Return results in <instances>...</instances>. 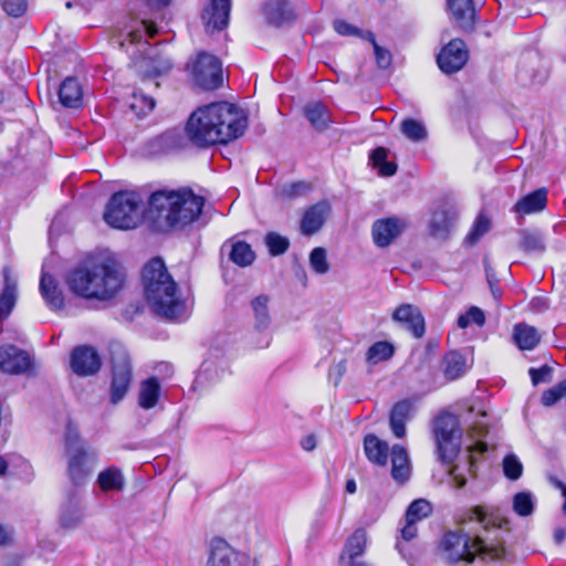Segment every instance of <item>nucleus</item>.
<instances>
[{
	"mask_svg": "<svg viewBox=\"0 0 566 566\" xmlns=\"http://www.w3.org/2000/svg\"><path fill=\"white\" fill-rule=\"evenodd\" d=\"M247 125L241 109L231 103L218 102L196 109L188 119L186 134L192 144L206 148L238 138Z\"/></svg>",
	"mask_w": 566,
	"mask_h": 566,
	"instance_id": "1",
	"label": "nucleus"
},
{
	"mask_svg": "<svg viewBox=\"0 0 566 566\" xmlns=\"http://www.w3.org/2000/svg\"><path fill=\"white\" fill-rule=\"evenodd\" d=\"M471 518L482 525L483 532L474 538L462 532H448L441 542L447 559L452 563L460 560L471 563L476 555L492 559L503 558L506 554L504 546L506 531L503 530L501 522L480 506L472 510Z\"/></svg>",
	"mask_w": 566,
	"mask_h": 566,
	"instance_id": "2",
	"label": "nucleus"
},
{
	"mask_svg": "<svg viewBox=\"0 0 566 566\" xmlns=\"http://www.w3.org/2000/svg\"><path fill=\"white\" fill-rule=\"evenodd\" d=\"M125 272L114 258L86 261L66 276L72 293L86 300L109 301L123 289Z\"/></svg>",
	"mask_w": 566,
	"mask_h": 566,
	"instance_id": "3",
	"label": "nucleus"
},
{
	"mask_svg": "<svg viewBox=\"0 0 566 566\" xmlns=\"http://www.w3.org/2000/svg\"><path fill=\"white\" fill-rule=\"evenodd\" d=\"M142 280L146 301L157 315L171 322L187 319V304L160 258L144 266Z\"/></svg>",
	"mask_w": 566,
	"mask_h": 566,
	"instance_id": "4",
	"label": "nucleus"
},
{
	"mask_svg": "<svg viewBox=\"0 0 566 566\" xmlns=\"http://www.w3.org/2000/svg\"><path fill=\"white\" fill-rule=\"evenodd\" d=\"M205 200L190 189L157 190L148 200L147 213L170 228H184L200 214Z\"/></svg>",
	"mask_w": 566,
	"mask_h": 566,
	"instance_id": "5",
	"label": "nucleus"
},
{
	"mask_svg": "<svg viewBox=\"0 0 566 566\" xmlns=\"http://www.w3.org/2000/svg\"><path fill=\"white\" fill-rule=\"evenodd\" d=\"M143 217V198L135 191L114 193L104 211L105 222L122 230L136 228L142 222Z\"/></svg>",
	"mask_w": 566,
	"mask_h": 566,
	"instance_id": "6",
	"label": "nucleus"
},
{
	"mask_svg": "<svg viewBox=\"0 0 566 566\" xmlns=\"http://www.w3.org/2000/svg\"><path fill=\"white\" fill-rule=\"evenodd\" d=\"M438 453L444 462H451L460 450L461 430L458 418L451 413L440 415L434 422Z\"/></svg>",
	"mask_w": 566,
	"mask_h": 566,
	"instance_id": "7",
	"label": "nucleus"
},
{
	"mask_svg": "<svg viewBox=\"0 0 566 566\" xmlns=\"http://www.w3.org/2000/svg\"><path fill=\"white\" fill-rule=\"evenodd\" d=\"M112 365L111 402L116 405L126 396L133 379L129 356L120 345L112 349Z\"/></svg>",
	"mask_w": 566,
	"mask_h": 566,
	"instance_id": "8",
	"label": "nucleus"
},
{
	"mask_svg": "<svg viewBox=\"0 0 566 566\" xmlns=\"http://www.w3.org/2000/svg\"><path fill=\"white\" fill-rule=\"evenodd\" d=\"M192 75L195 82L205 90H214L222 84V65L218 57L201 52L193 65Z\"/></svg>",
	"mask_w": 566,
	"mask_h": 566,
	"instance_id": "9",
	"label": "nucleus"
},
{
	"mask_svg": "<svg viewBox=\"0 0 566 566\" xmlns=\"http://www.w3.org/2000/svg\"><path fill=\"white\" fill-rule=\"evenodd\" d=\"M70 367L77 376H93L99 371L102 359L94 347L82 345L72 350Z\"/></svg>",
	"mask_w": 566,
	"mask_h": 566,
	"instance_id": "10",
	"label": "nucleus"
},
{
	"mask_svg": "<svg viewBox=\"0 0 566 566\" xmlns=\"http://www.w3.org/2000/svg\"><path fill=\"white\" fill-rule=\"evenodd\" d=\"M408 222L398 217L378 219L373 223L371 235L378 248L389 247L407 229Z\"/></svg>",
	"mask_w": 566,
	"mask_h": 566,
	"instance_id": "11",
	"label": "nucleus"
},
{
	"mask_svg": "<svg viewBox=\"0 0 566 566\" xmlns=\"http://www.w3.org/2000/svg\"><path fill=\"white\" fill-rule=\"evenodd\" d=\"M468 57L464 42L460 39H453L438 54L437 63L442 72L452 74L464 66Z\"/></svg>",
	"mask_w": 566,
	"mask_h": 566,
	"instance_id": "12",
	"label": "nucleus"
},
{
	"mask_svg": "<svg viewBox=\"0 0 566 566\" xmlns=\"http://www.w3.org/2000/svg\"><path fill=\"white\" fill-rule=\"evenodd\" d=\"M96 464V455L85 450H75L67 454V474L74 485H84Z\"/></svg>",
	"mask_w": 566,
	"mask_h": 566,
	"instance_id": "13",
	"label": "nucleus"
},
{
	"mask_svg": "<svg viewBox=\"0 0 566 566\" xmlns=\"http://www.w3.org/2000/svg\"><path fill=\"white\" fill-rule=\"evenodd\" d=\"M207 566H248V560L224 539L214 538L210 545Z\"/></svg>",
	"mask_w": 566,
	"mask_h": 566,
	"instance_id": "14",
	"label": "nucleus"
},
{
	"mask_svg": "<svg viewBox=\"0 0 566 566\" xmlns=\"http://www.w3.org/2000/svg\"><path fill=\"white\" fill-rule=\"evenodd\" d=\"M31 367L29 354L17 346L4 345L0 347V370L7 374H23Z\"/></svg>",
	"mask_w": 566,
	"mask_h": 566,
	"instance_id": "15",
	"label": "nucleus"
},
{
	"mask_svg": "<svg viewBox=\"0 0 566 566\" xmlns=\"http://www.w3.org/2000/svg\"><path fill=\"white\" fill-rule=\"evenodd\" d=\"M392 319L409 331L416 338H421L426 333L424 317L415 305L402 304L398 306L392 314Z\"/></svg>",
	"mask_w": 566,
	"mask_h": 566,
	"instance_id": "16",
	"label": "nucleus"
},
{
	"mask_svg": "<svg viewBox=\"0 0 566 566\" xmlns=\"http://www.w3.org/2000/svg\"><path fill=\"white\" fill-rule=\"evenodd\" d=\"M231 10V0H210V4L202 12V20L209 32L220 31L228 25Z\"/></svg>",
	"mask_w": 566,
	"mask_h": 566,
	"instance_id": "17",
	"label": "nucleus"
},
{
	"mask_svg": "<svg viewBox=\"0 0 566 566\" xmlns=\"http://www.w3.org/2000/svg\"><path fill=\"white\" fill-rule=\"evenodd\" d=\"M415 413V403L410 399L396 402L389 417V426L394 436L402 439L406 436V423Z\"/></svg>",
	"mask_w": 566,
	"mask_h": 566,
	"instance_id": "18",
	"label": "nucleus"
},
{
	"mask_svg": "<svg viewBox=\"0 0 566 566\" xmlns=\"http://www.w3.org/2000/svg\"><path fill=\"white\" fill-rule=\"evenodd\" d=\"M331 207L326 201H321L310 207L301 220V231L305 235L316 233L324 224Z\"/></svg>",
	"mask_w": 566,
	"mask_h": 566,
	"instance_id": "19",
	"label": "nucleus"
},
{
	"mask_svg": "<svg viewBox=\"0 0 566 566\" xmlns=\"http://www.w3.org/2000/svg\"><path fill=\"white\" fill-rule=\"evenodd\" d=\"M457 219L454 209L443 206L432 213L429 222V233L434 239L444 240L449 235L450 229Z\"/></svg>",
	"mask_w": 566,
	"mask_h": 566,
	"instance_id": "20",
	"label": "nucleus"
},
{
	"mask_svg": "<svg viewBox=\"0 0 566 566\" xmlns=\"http://www.w3.org/2000/svg\"><path fill=\"white\" fill-rule=\"evenodd\" d=\"M447 3L457 24L462 30H473L476 18L473 0H447Z\"/></svg>",
	"mask_w": 566,
	"mask_h": 566,
	"instance_id": "21",
	"label": "nucleus"
},
{
	"mask_svg": "<svg viewBox=\"0 0 566 566\" xmlns=\"http://www.w3.org/2000/svg\"><path fill=\"white\" fill-rule=\"evenodd\" d=\"M39 289L46 305L51 310L60 311L64 307L63 292L51 274L42 272Z\"/></svg>",
	"mask_w": 566,
	"mask_h": 566,
	"instance_id": "22",
	"label": "nucleus"
},
{
	"mask_svg": "<svg viewBox=\"0 0 566 566\" xmlns=\"http://www.w3.org/2000/svg\"><path fill=\"white\" fill-rule=\"evenodd\" d=\"M547 205V190L539 188L522 197L513 207V211L520 216H526L543 211Z\"/></svg>",
	"mask_w": 566,
	"mask_h": 566,
	"instance_id": "23",
	"label": "nucleus"
},
{
	"mask_svg": "<svg viewBox=\"0 0 566 566\" xmlns=\"http://www.w3.org/2000/svg\"><path fill=\"white\" fill-rule=\"evenodd\" d=\"M3 290L0 294V318H7L12 312L17 302L18 281L11 275L10 270L3 273Z\"/></svg>",
	"mask_w": 566,
	"mask_h": 566,
	"instance_id": "24",
	"label": "nucleus"
},
{
	"mask_svg": "<svg viewBox=\"0 0 566 566\" xmlns=\"http://www.w3.org/2000/svg\"><path fill=\"white\" fill-rule=\"evenodd\" d=\"M364 452L370 462L385 467L388 461L389 446L376 434L369 433L364 438Z\"/></svg>",
	"mask_w": 566,
	"mask_h": 566,
	"instance_id": "25",
	"label": "nucleus"
},
{
	"mask_svg": "<svg viewBox=\"0 0 566 566\" xmlns=\"http://www.w3.org/2000/svg\"><path fill=\"white\" fill-rule=\"evenodd\" d=\"M59 99L64 107L78 108L83 102L82 86L75 77H66L59 90Z\"/></svg>",
	"mask_w": 566,
	"mask_h": 566,
	"instance_id": "26",
	"label": "nucleus"
},
{
	"mask_svg": "<svg viewBox=\"0 0 566 566\" xmlns=\"http://www.w3.org/2000/svg\"><path fill=\"white\" fill-rule=\"evenodd\" d=\"M390 455L391 476L399 483L406 482L410 475V460L407 450L400 444H395Z\"/></svg>",
	"mask_w": 566,
	"mask_h": 566,
	"instance_id": "27",
	"label": "nucleus"
},
{
	"mask_svg": "<svg viewBox=\"0 0 566 566\" xmlns=\"http://www.w3.org/2000/svg\"><path fill=\"white\" fill-rule=\"evenodd\" d=\"M84 518V510L80 500L75 496L70 497L61 507L60 524L63 528L74 530Z\"/></svg>",
	"mask_w": 566,
	"mask_h": 566,
	"instance_id": "28",
	"label": "nucleus"
},
{
	"mask_svg": "<svg viewBox=\"0 0 566 566\" xmlns=\"http://www.w3.org/2000/svg\"><path fill=\"white\" fill-rule=\"evenodd\" d=\"M96 483L102 492H122L125 488V476L117 467H109L101 471Z\"/></svg>",
	"mask_w": 566,
	"mask_h": 566,
	"instance_id": "29",
	"label": "nucleus"
},
{
	"mask_svg": "<svg viewBox=\"0 0 566 566\" xmlns=\"http://www.w3.org/2000/svg\"><path fill=\"white\" fill-rule=\"evenodd\" d=\"M520 248L526 253H543L546 242L543 232L535 229H523L518 232Z\"/></svg>",
	"mask_w": 566,
	"mask_h": 566,
	"instance_id": "30",
	"label": "nucleus"
},
{
	"mask_svg": "<svg viewBox=\"0 0 566 566\" xmlns=\"http://www.w3.org/2000/svg\"><path fill=\"white\" fill-rule=\"evenodd\" d=\"M264 15L269 23L281 25L291 19L292 11L286 0H268L264 4Z\"/></svg>",
	"mask_w": 566,
	"mask_h": 566,
	"instance_id": "31",
	"label": "nucleus"
},
{
	"mask_svg": "<svg viewBox=\"0 0 566 566\" xmlns=\"http://www.w3.org/2000/svg\"><path fill=\"white\" fill-rule=\"evenodd\" d=\"M304 115L316 130H325L331 123L328 108L318 102L310 103L304 107Z\"/></svg>",
	"mask_w": 566,
	"mask_h": 566,
	"instance_id": "32",
	"label": "nucleus"
},
{
	"mask_svg": "<svg viewBox=\"0 0 566 566\" xmlns=\"http://www.w3.org/2000/svg\"><path fill=\"white\" fill-rule=\"evenodd\" d=\"M513 338L522 350H531L539 343V335L536 328L527 324H516Z\"/></svg>",
	"mask_w": 566,
	"mask_h": 566,
	"instance_id": "33",
	"label": "nucleus"
},
{
	"mask_svg": "<svg viewBox=\"0 0 566 566\" xmlns=\"http://www.w3.org/2000/svg\"><path fill=\"white\" fill-rule=\"evenodd\" d=\"M160 385L157 378L150 377L140 384L139 406L144 409H151L158 402Z\"/></svg>",
	"mask_w": 566,
	"mask_h": 566,
	"instance_id": "34",
	"label": "nucleus"
},
{
	"mask_svg": "<svg viewBox=\"0 0 566 566\" xmlns=\"http://www.w3.org/2000/svg\"><path fill=\"white\" fill-rule=\"evenodd\" d=\"M467 369L464 356L458 352H450L443 358V374L448 380L461 377Z\"/></svg>",
	"mask_w": 566,
	"mask_h": 566,
	"instance_id": "35",
	"label": "nucleus"
},
{
	"mask_svg": "<svg viewBox=\"0 0 566 566\" xmlns=\"http://www.w3.org/2000/svg\"><path fill=\"white\" fill-rule=\"evenodd\" d=\"M400 132L412 143H422L428 138L426 124L416 118H405L400 123Z\"/></svg>",
	"mask_w": 566,
	"mask_h": 566,
	"instance_id": "36",
	"label": "nucleus"
},
{
	"mask_svg": "<svg viewBox=\"0 0 566 566\" xmlns=\"http://www.w3.org/2000/svg\"><path fill=\"white\" fill-rule=\"evenodd\" d=\"M269 297L265 295H260L252 300L251 306L254 315V328L258 332H263L269 328L271 323V317L269 314Z\"/></svg>",
	"mask_w": 566,
	"mask_h": 566,
	"instance_id": "37",
	"label": "nucleus"
},
{
	"mask_svg": "<svg viewBox=\"0 0 566 566\" xmlns=\"http://www.w3.org/2000/svg\"><path fill=\"white\" fill-rule=\"evenodd\" d=\"M366 544V531L364 528H357L347 539L342 557L344 558V556L347 555L350 563L356 562L355 558L365 552Z\"/></svg>",
	"mask_w": 566,
	"mask_h": 566,
	"instance_id": "38",
	"label": "nucleus"
},
{
	"mask_svg": "<svg viewBox=\"0 0 566 566\" xmlns=\"http://www.w3.org/2000/svg\"><path fill=\"white\" fill-rule=\"evenodd\" d=\"M230 260L241 268L249 266L253 263L255 254L250 244L244 241L234 242L231 245Z\"/></svg>",
	"mask_w": 566,
	"mask_h": 566,
	"instance_id": "39",
	"label": "nucleus"
},
{
	"mask_svg": "<svg viewBox=\"0 0 566 566\" xmlns=\"http://www.w3.org/2000/svg\"><path fill=\"white\" fill-rule=\"evenodd\" d=\"M370 160L374 167L378 169L380 176L390 177L397 171V165L387 160V149L384 147L374 149L370 154Z\"/></svg>",
	"mask_w": 566,
	"mask_h": 566,
	"instance_id": "40",
	"label": "nucleus"
},
{
	"mask_svg": "<svg viewBox=\"0 0 566 566\" xmlns=\"http://www.w3.org/2000/svg\"><path fill=\"white\" fill-rule=\"evenodd\" d=\"M512 506L518 516H530L534 512L535 497L528 491L517 492L513 496Z\"/></svg>",
	"mask_w": 566,
	"mask_h": 566,
	"instance_id": "41",
	"label": "nucleus"
},
{
	"mask_svg": "<svg viewBox=\"0 0 566 566\" xmlns=\"http://www.w3.org/2000/svg\"><path fill=\"white\" fill-rule=\"evenodd\" d=\"M394 346L390 343L376 342L369 347L366 354V360L371 365H376L389 359L394 355Z\"/></svg>",
	"mask_w": 566,
	"mask_h": 566,
	"instance_id": "42",
	"label": "nucleus"
},
{
	"mask_svg": "<svg viewBox=\"0 0 566 566\" xmlns=\"http://www.w3.org/2000/svg\"><path fill=\"white\" fill-rule=\"evenodd\" d=\"M157 34V28L155 24L147 20H142L140 28L130 31L127 34V40L129 41V44H137L143 48H148L147 42H143L144 36L154 38Z\"/></svg>",
	"mask_w": 566,
	"mask_h": 566,
	"instance_id": "43",
	"label": "nucleus"
},
{
	"mask_svg": "<svg viewBox=\"0 0 566 566\" xmlns=\"http://www.w3.org/2000/svg\"><path fill=\"white\" fill-rule=\"evenodd\" d=\"M432 511L430 502L423 499H419L413 501L407 512L406 520L418 522L424 517H427Z\"/></svg>",
	"mask_w": 566,
	"mask_h": 566,
	"instance_id": "44",
	"label": "nucleus"
},
{
	"mask_svg": "<svg viewBox=\"0 0 566 566\" xmlns=\"http://www.w3.org/2000/svg\"><path fill=\"white\" fill-rule=\"evenodd\" d=\"M310 265L317 274H326L329 271L327 252L324 248H314L310 253Z\"/></svg>",
	"mask_w": 566,
	"mask_h": 566,
	"instance_id": "45",
	"label": "nucleus"
},
{
	"mask_svg": "<svg viewBox=\"0 0 566 566\" xmlns=\"http://www.w3.org/2000/svg\"><path fill=\"white\" fill-rule=\"evenodd\" d=\"M490 230V220L484 214H479L465 241L470 244L476 243Z\"/></svg>",
	"mask_w": 566,
	"mask_h": 566,
	"instance_id": "46",
	"label": "nucleus"
},
{
	"mask_svg": "<svg viewBox=\"0 0 566 566\" xmlns=\"http://www.w3.org/2000/svg\"><path fill=\"white\" fill-rule=\"evenodd\" d=\"M265 243L272 255L283 254L290 247L289 239L275 232H270L265 237Z\"/></svg>",
	"mask_w": 566,
	"mask_h": 566,
	"instance_id": "47",
	"label": "nucleus"
},
{
	"mask_svg": "<svg viewBox=\"0 0 566 566\" xmlns=\"http://www.w3.org/2000/svg\"><path fill=\"white\" fill-rule=\"evenodd\" d=\"M504 475L510 480H517L523 473V464L515 454H509L503 460Z\"/></svg>",
	"mask_w": 566,
	"mask_h": 566,
	"instance_id": "48",
	"label": "nucleus"
},
{
	"mask_svg": "<svg viewBox=\"0 0 566 566\" xmlns=\"http://www.w3.org/2000/svg\"><path fill=\"white\" fill-rule=\"evenodd\" d=\"M155 107V99L150 96H147L143 93H134L133 101L130 103V108L137 115H146L148 112L153 111Z\"/></svg>",
	"mask_w": 566,
	"mask_h": 566,
	"instance_id": "49",
	"label": "nucleus"
},
{
	"mask_svg": "<svg viewBox=\"0 0 566 566\" xmlns=\"http://www.w3.org/2000/svg\"><path fill=\"white\" fill-rule=\"evenodd\" d=\"M366 39L371 42L376 63L380 69H388L391 65V53L378 45L375 35L371 32L366 33Z\"/></svg>",
	"mask_w": 566,
	"mask_h": 566,
	"instance_id": "50",
	"label": "nucleus"
},
{
	"mask_svg": "<svg viewBox=\"0 0 566 566\" xmlns=\"http://www.w3.org/2000/svg\"><path fill=\"white\" fill-rule=\"evenodd\" d=\"M564 397H566V380H563L556 386L544 391L542 395V402L544 406L551 407Z\"/></svg>",
	"mask_w": 566,
	"mask_h": 566,
	"instance_id": "51",
	"label": "nucleus"
},
{
	"mask_svg": "<svg viewBox=\"0 0 566 566\" xmlns=\"http://www.w3.org/2000/svg\"><path fill=\"white\" fill-rule=\"evenodd\" d=\"M1 7L8 15L20 18L28 9V0H2Z\"/></svg>",
	"mask_w": 566,
	"mask_h": 566,
	"instance_id": "52",
	"label": "nucleus"
},
{
	"mask_svg": "<svg viewBox=\"0 0 566 566\" xmlns=\"http://www.w3.org/2000/svg\"><path fill=\"white\" fill-rule=\"evenodd\" d=\"M310 189H311V186L308 184H306L304 181H297V182L284 185L280 190V195L283 198L291 199V198H295V197L306 193Z\"/></svg>",
	"mask_w": 566,
	"mask_h": 566,
	"instance_id": "53",
	"label": "nucleus"
},
{
	"mask_svg": "<svg viewBox=\"0 0 566 566\" xmlns=\"http://www.w3.org/2000/svg\"><path fill=\"white\" fill-rule=\"evenodd\" d=\"M65 449L66 454L72 453V451L75 450H84V448L81 446L80 442V436L78 432L73 429L71 426L67 427L66 433H65Z\"/></svg>",
	"mask_w": 566,
	"mask_h": 566,
	"instance_id": "54",
	"label": "nucleus"
},
{
	"mask_svg": "<svg viewBox=\"0 0 566 566\" xmlns=\"http://www.w3.org/2000/svg\"><path fill=\"white\" fill-rule=\"evenodd\" d=\"M333 25H334V30L340 35H354V36L364 38L361 30H359L355 25L347 23L344 20H335ZM365 39H366V35H365Z\"/></svg>",
	"mask_w": 566,
	"mask_h": 566,
	"instance_id": "55",
	"label": "nucleus"
},
{
	"mask_svg": "<svg viewBox=\"0 0 566 566\" xmlns=\"http://www.w3.org/2000/svg\"><path fill=\"white\" fill-rule=\"evenodd\" d=\"M552 368L547 365L542 366L541 368H531L528 370L531 380L534 386H537L541 382H547L551 379Z\"/></svg>",
	"mask_w": 566,
	"mask_h": 566,
	"instance_id": "56",
	"label": "nucleus"
},
{
	"mask_svg": "<svg viewBox=\"0 0 566 566\" xmlns=\"http://www.w3.org/2000/svg\"><path fill=\"white\" fill-rule=\"evenodd\" d=\"M481 437H482V433H478V441L475 443H473L472 446L468 447V450L470 452V454L468 455L469 461L467 463L469 471H472L473 465H474L473 460H472V453L473 452L483 453L488 450L486 443L483 442L482 440H480Z\"/></svg>",
	"mask_w": 566,
	"mask_h": 566,
	"instance_id": "57",
	"label": "nucleus"
},
{
	"mask_svg": "<svg viewBox=\"0 0 566 566\" xmlns=\"http://www.w3.org/2000/svg\"><path fill=\"white\" fill-rule=\"evenodd\" d=\"M347 370V363L345 359L338 361L329 369V379L334 381L335 385H337L343 376L345 375Z\"/></svg>",
	"mask_w": 566,
	"mask_h": 566,
	"instance_id": "58",
	"label": "nucleus"
},
{
	"mask_svg": "<svg viewBox=\"0 0 566 566\" xmlns=\"http://www.w3.org/2000/svg\"><path fill=\"white\" fill-rule=\"evenodd\" d=\"M470 323H474L478 326H482L485 323V316L482 310L476 306H471L468 310Z\"/></svg>",
	"mask_w": 566,
	"mask_h": 566,
	"instance_id": "59",
	"label": "nucleus"
},
{
	"mask_svg": "<svg viewBox=\"0 0 566 566\" xmlns=\"http://www.w3.org/2000/svg\"><path fill=\"white\" fill-rule=\"evenodd\" d=\"M485 272H486V279H488V283H489L491 293H492L493 297L496 301H499L501 298L502 292H501L500 287L496 285V280L494 279V274L491 273V270L489 268L485 269Z\"/></svg>",
	"mask_w": 566,
	"mask_h": 566,
	"instance_id": "60",
	"label": "nucleus"
},
{
	"mask_svg": "<svg viewBox=\"0 0 566 566\" xmlns=\"http://www.w3.org/2000/svg\"><path fill=\"white\" fill-rule=\"evenodd\" d=\"M451 483L454 488L461 489L467 484V478L459 472V467H454L451 470Z\"/></svg>",
	"mask_w": 566,
	"mask_h": 566,
	"instance_id": "61",
	"label": "nucleus"
},
{
	"mask_svg": "<svg viewBox=\"0 0 566 566\" xmlns=\"http://www.w3.org/2000/svg\"><path fill=\"white\" fill-rule=\"evenodd\" d=\"M401 535L406 541H410L417 535L416 522L406 520V525L401 530Z\"/></svg>",
	"mask_w": 566,
	"mask_h": 566,
	"instance_id": "62",
	"label": "nucleus"
},
{
	"mask_svg": "<svg viewBox=\"0 0 566 566\" xmlns=\"http://www.w3.org/2000/svg\"><path fill=\"white\" fill-rule=\"evenodd\" d=\"M171 66H172V64H171L170 60L160 59L159 61H157V64L154 65V74L160 75L163 73H166L171 69Z\"/></svg>",
	"mask_w": 566,
	"mask_h": 566,
	"instance_id": "63",
	"label": "nucleus"
},
{
	"mask_svg": "<svg viewBox=\"0 0 566 566\" xmlns=\"http://www.w3.org/2000/svg\"><path fill=\"white\" fill-rule=\"evenodd\" d=\"M301 446L305 451H312L316 448V438L314 434H308L302 439Z\"/></svg>",
	"mask_w": 566,
	"mask_h": 566,
	"instance_id": "64",
	"label": "nucleus"
}]
</instances>
